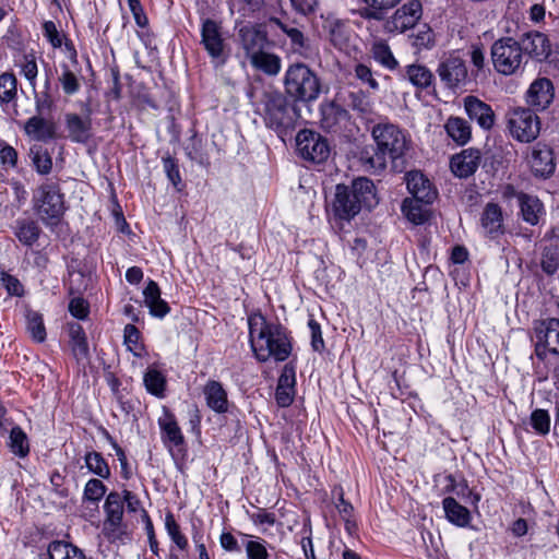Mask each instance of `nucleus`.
Instances as JSON below:
<instances>
[{
	"mask_svg": "<svg viewBox=\"0 0 559 559\" xmlns=\"http://www.w3.org/2000/svg\"><path fill=\"white\" fill-rule=\"evenodd\" d=\"M371 136L376 146L365 147L360 152L359 160L367 171L381 173L386 168L388 158L391 159L394 171L405 169V155L411 148L409 134L397 124L382 121L371 129Z\"/></svg>",
	"mask_w": 559,
	"mask_h": 559,
	"instance_id": "1",
	"label": "nucleus"
},
{
	"mask_svg": "<svg viewBox=\"0 0 559 559\" xmlns=\"http://www.w3.org/2000/svg\"><path fill=\"white\" fill-rule=\"evenodd\" d=\"M251 348L259 361L274 358L276 361L286 360L292 353V343L286 329L278 322L269 321L260 312L248 318Z\"/></svg>",
	"mask_w": 559,
	"mask_h": 559,
	"instance_id": "2",
	"label": "nucleus"
},
{
	"mask_svg": "<svg viewBox=\"0 0 559 559\" xmlns=\"http://www.w3.org/2000/svg\"><path fill=\"white\" fill-rule=\"evenodd\" d=\"M378 204L376 187L369 178L359 177L350 186L335 187L332 211L338 219L350 221L361 209L371 210Z\"/></svg>",
	"mask_w": 559,
	"mask_h": 559,
	"instance_id": "3",
	"label": "nucleus"
},
{
	"mask_svg": "<svg viewBox=\"0 0 559 559\" xmlns=\"http://www.w3.org/2000/svg\"><path fill=\"white\" fill-rule=\"evenodd\" d=\"M33 210L48 227L57 226L62 219L66 207L64 194L56 181H46L33 192Z\"/></svg>",
	"mask_w": 559,
	"mask_h": 559,
	"instance_id": "4",
	"label": "nucleus"
},
{
	"mask_svg": "<svg viewBox=\"0 0 559 559\" xmlns=\"http://www.w3.org/2000/svg\"><path fill=\"white\" fill-rule=\"evenodd\" d=\"M286 93L302 100H316L321 92L318 75L305 63H294L288 67L284 78Z\"/></svg>",
	"mask_w": 559,
	"mask_h": 559,
	"instance_id": "5",
	"label": "nucleus"
},
{
	"mask_svg": "<svg viewBox=\"0 0 559 559\" xmlns=\"http://www.w3.org/2000/svg\"><path fill=\"white\" fill-rule=\"evenodd\" d=\"M265 126L277 132L294 129L298 112L286 96L278 92L265 93L262 100Z\"/></svg>",
	"mask_w": 559,
	"mask_h": 559,
	"instance_id": "6",
	"label": "nucleus"
},
{
	"mask_svg": "<svg viewBox=\"0 0 559 559\" xmlns=\"http://www.w3.org/2000/svg\"><path fill=\"white\" fill-rule=\"evenodd\" d=\"M491 62L499 73L515 74L523 62L521 44L511 37L497 40L491 46Z\"/></svg>",
	"mask_w": 559,
	"mask_h": 559,
	"instance_id": "7",
	"label": "nucleus"
},
{
	"mask_svg": "<svg viewBox=\"0 0 559 559\" xmlns=\"http://www.w3.org/2000/svg\"><path fill=\"white\" fill-rule=\"evenodd\" d=\"M237 37L248 59L262 52L269 46L267 31L261 23H237Z\"/></svg>",
	"mask_w": 559,
	"mask_h": 559,
	"instance_id": "8",
	"label": "nucleus"
},
{
	"mask_svg": "<svg viewBox=\"0 0 559 559\" xmlns=\"http://www.w3.org/2000/svg\"><path fill=\"white\" fill-rule=\"evenodd\" d=\"M321 28L324 38L337 50L348 51L353 38L347 21L340 19L332 12L321 14Z\"/></svg>",
	"mask_w": 559,
	"mask_h": 559,
	"instance_id": "9",
	"label": "nucleus"
},
{
	"mask_svg": "<svg viewBox=\"0 0 559 559\" xmlns=\"http://www.w3.org/2000/svg\"><path fill=\"white\" fill-rule=\"evenodd\" d=\"M296 146L300 156L309 162L320 164L328 159L330 146L325 138L311 130H301L296 136Z\"/></svg>",
	"mask_w": 559,
	"mask_h": 559,
	"instance_id": "10",
	"label": "nucleus"
},
{
	"mask_svg": "<svg viewBox=\"0 0 559 559\" xmlns=\"http://www.w3.org/2000/svg\"><path fill=\"white\" fill-rule=\"evenodd\" d=\"M509 128L513 138L520 142L534 141L540 131L538 116L531 108L514 110L509 119Z\"/></svg>",
	"mask_w": 559,
	"mask_h": 559,
	"instance_id": "11",
	"label": "nucleus"
},
{
	"mask_svg": "<svg viewBox=\"0 0 559 559\" xmlns=\"http://www.w3.org/2000/svg\"><path fill=\"white\" fill-rule=\"evenodd\" d=\"M535 354L544 360L547 354L559 355V320L548 319L535 328Z\"/></svg>",
	"mask_w": 559,
	"mask_h": 559,
	"instance_id": "12",
	"label": "nucleus"
},
{
	"mask_svg": "<svg viewBox=\"0 0 559 559\" xmlns=\"http://www.w3.org/2000/svg\"><path fill=\"white\" fill-rule=\"evenodd\" d=\"M437 73L443 85L450 90L463 87L467 82V68L465 61L456 56L441 60Z\"/></svg>",
	"mask_w": 559,
	"mask_h": 559,
	"instance_id": "13",
	"label": "nucleus"
},
{
	"mask_svg": "<svg viewBox=\"0 0 559 559\" xmlns=\"http://www.w3.org/2000/svg\"><path fill=\"white\" fill-rule=\"evenodd\" d=\"M423 7L419 0H411L399 8L385 22L388 32L404 33L414 27L421 17Z\"/></svg>",
	"mask_w": 559,
	"mask_h": 559,
	"instance_id": "14",
	"label": "nucleus"
},
{
	"mask_svg": "<svg viewBox=\"0 0 559 559\" xmlns=\"http://www.w3.org/2000/svg\"><path fill=\"white\" fill-rule=\"evenodd\" d=\"M270 23L276 25L287 36L294 53L302 58H309L312 55L311 40L305 35L301 27L294 22H284L277 17H271Z\"/></svg>",
	"mask_w": 559,
	"mask_h": 559,
	"instance_id": "15",
	"label": "nucleus"
},
{
	"mask_svg": "<svg viewBox=\"0 0 559 559\" xmlns=\"http://www.w3.org/2000/svg\"><path fill=\"white\" fill-rule=\"evenodd\" d=\"M555 87L550 79H535L525 94L526 104L532 110H545L552 103Z\"/></svg>",
	"mask_w": 559,
	"mask_h": 559,
	"instance_id": "16",
	"label": "nucleus"
},
{
	"mask_svg": "<svg viewBox=\"0 0 559 559\" xmlns=\"http://www.w3.org/2000/svg\"><path fill=\"white\" fill-rule=\"evenodd\" d=\"M201 44L212 59L224 60L225 40L219 23L212 19L202 21Z\"/></svg>",
	"mask_w": 559,
	"mask_h": 559,
	"instance_id": "17",
	"label": "nucleus"
},
{
	"mask_svg": "<svg viewBox=\"0 0 559 559\" xmlns=\"http://www.w3.org/2000/svg\"><path fill=\"white\" fill-rule=\"evenodd\" d=\"M406 187L408 192L417 201L430 204L437 197L436 190L432 188L431 182L418 170H413L405 176Z\"/></svg>",
	"mask_w": 559,
	"mask_h": 559,
	"instance_id": "18",
	"label": "nucleus"
},
{
	"mask_svg": "<svg viewBox=\"0 0 559 559\" xmlns=\"http://www.w3.org/2000/svg\"><path fill=\"white\" fill-rule=\"evenodd\" d=\"M64 124L68 138L74 143L86 144L93 135L90 115L81 117L78 114L68 112L64 115Z\"/></svg>",
	"mask_w": 559,
	"mask_h": 559,
	"instance_id": "19",
	"label": "nucleus"
},
{
	"mask_svg": "<svg viewBox=\"0 0 559 559\" xmlns=\"http://www.w3.org/2000/svg\"><path fill=\"white\" fill-rule=\"evenodd\" d=\"M164 444L173 452L174 449L181 451L185 445V438L175 416L165 411L163 417L158 419Z\"/></svg>",
	"mask_w": 559,
	"mask_h": 559,
	"instance_id": "20",
	"label": "nucleus"
},
{
	"mask_svg": "<svg viewBox=\"0 0 559 559\" xmlns=\"http://www.w3.org/2000/svg\"><path fill=\"white\" fill-rule=\"evenodd\" d=\"M530 165L536 177L547 178L555 171L554 153L546 145H536L531 154Z\"/></svg>",
	"mask_w": 559,
	"mask_h": 559,
	"instance_id": "21",
	"label": "nucleus"
},
{
	"mask_svg": "<svg viewBox=\"0 0 559 559\" xmlns=\"http://www.w3.org/2000/svg\"><path fill=\"white\" fill-rule=\"evenodd\" d=\"M480 162V152L477 148H467L451 158V169L460 178L473 175Z\"/></svg>",
	"mask_w": 559,
	"mask_h": 559,
	"instance_id": "22",
	"label": "nucleus"
},
{
	"mask_svg": "<svg viewBox=\"0 0 559 559\" xmlns=\"http://www.w3.org/2000/svg\"><path fill=\"white\" fill-rule=\"evenodd\" d=\"M349 119L348 111L336 103H326L321 106V126L330 132H337L346 126Z\"/></svg>",
	"mask_w": 559,
	"mask_h": 559,
	"instance_id": "23",
	"label": "nucleus"
},
{
	"mask_svg": "<svg viewBox=\"0 0 559 559\" xmlns=\"http://www.w3.org/2000/svg\"><path fill=\"white\" fill-rule=\"evenodd\" d=\"M522 52L539 61L545 60L551 52V45L548 37L539 32H531L522 39Z\"/></svg>",
	"mask_w": 559,
	"mask_h": 559,
	"instance_id": "24",
	"label": "nucleus"
},
{
	"mask_svg": "<svg viewBox=\"0 0 559 559\" xmlns=\"http://www.w3.org/2000/svg\"><path fill=\"white\" fill-rule=\"evenodd\" d=\"M25 133L36 141L46 142L55 139L56 124L40 115L31 117L24 124Z\"/></svg>",
	"mask_w": 559,
	"mask_h": 559,
	"instance_id": "25",
	"label": "nucleus"
},
{
	"mask_svg": "<svg viewBox=\"0 0 559 559\" xmlns=\"http://www.w3.org/2000/svg\"><path fill=\"white\" fill-rule=\"evenodd\" d=\"M145 306L150 314L163 319L170 311L168 304L160 297V289L156 282L150 281L143 290Z\"/></svg>",
	"mask_w": 559,
	"mask_h": 559,
	"instance_id": "26",
	"label": "nucleus"
},
{
	"mask_svg": "<svg viewBox=\"0 0 559 559\" xmlns=\"http://www.w3.org/2000/svg\"><path fill=\"white\" fill-rule=\"evenodd\" d=\"M206 405L217 414L228 411L227 392L222 383L215 380L209 381L203 389Z\"/></svg>",
	"mask_w": 559,
	"mask_h": 559,
	"instance_id": "27",
	"label": "nucleus"
},
{
	"mask_svg": "<svg viewBox=\"0 0 559 559\" xmlns=\"http://www.w3.org/2000/svg\"><path fill=\"white\" fill-rule=\"evenodd\" d=\"M518 201L523 221L533 226L537 225L545 214V209L540 200L534 195L520 193Z\"/></svg>",
	"mask_w": 559,
	"mask_h": 559,
	"instance_id": "28",
	"label": "nucleus"
},
{
	"mask_svg": "<svg viewBox=\"0 0 559 559\" xmlns=\"http://www.w3.org/2000/svg\"><path fill=\"white\" fill-rule=\"evenodd\" d=\"M70 347L78 362L86 361L90 357L88 343L84 329L79 323L69 324Z\"/></svg>",
	"mask_w": 559,
	"mask_h": 559,
	"instance_id": "29",
	"label": "nucleus"
},
{
	"mask_svg": "<svg viewBox=\"0 0 559 559\" xmlns=\"http://www.w3.org/2000/svg\"><path fill=\"white\" fill-rule=\"evenodd\" d=\"M40 233L41 229L35 221L28 218H19L15 221L14 235L19 241L26 247L34 246Z\"/></svg>",
	"mask_w": 559,
	"mask_h": 559,
	"instance_id": "30",
	"label": "nucleus"
},
{
	"mask_svg": "<svg viewBox=\"0 0 559 559\" xmlns=\"http://www.w3.org/2000/svg\"><path fill=\"white\" fill-rule=\"evenodd\" d=\"M464 107L469 119L476 120L478 124L489 129V106L475 96H467L464 99Z\"/></svg>",
	"mask_w": 559,
	"mask_h": 559,
	"instance_id": "31",
	"label": "nucleus"
},
{
	"mask_svg": "<svg viewBox=\"0 0 559 559\" xmlns=\"http://www.w3.org/2000/svg\"><path fill=\"white\" fill-rule=\"evenodd\" d=\"M445 132L457 145H465L471 140V127L460 117H450L444 124Z\"/></svg>",
	"mask_w": 559,
	"mask_h": 559,
	"instance_id": "32",
	"label": "nucleus"
},
{
	"mask_svg": "<svg viewBox=\"0 0 559 559\" xmlns=\"http://www.w3.org/2000/svg\"><path fill=\"white\" fill-rule=\"evenodd\" d=\"M445 518L449 522L457 526H466L469 523V511L460 504L454 498L447 497L442 501Z\"/></svg>",
	"mask_w": 559,
	"mask_h": 559,
	"instance_id": "33",
	"label": "nucleus"
},
{
	"mask_svg": "<svg viewBox=\"0 0 559 559\" xmlns=\"http://www.w3.org/2000/svg\"><path fill=\"white\" fill-rule=\"evenodd\" d=\"M123 499L121 493L111 491L107 495L104 503L105 521L111 525H119L123 522Z\"/></svg>",
	"mask_w": 559,
	"mask_h": 559,
	"instance_id": "34",
	"label": "nucleus"
},
{
	"mask_svg": "<svg viewBox=\"0 0 559 559\" xmlns=\"http://www.w3.org/2000/svg\"><path fill=\"white\" fill-rule=\"evenodd\" d=\"M49 559H86L84 552L76 546L64 540H53L47 548Z\"/></svg>",
	"mask_w": 559,
	"mask_h": 559,
	"instance_id": "35",
	"label": "nucleus"
},
{
	"mask_svg": "<svg viewBox=\"0 0 559 559\" xmlns=\"http://www.w3.org/2000/svg\"><path fill=\"white\" fill-rule=\"evenodd\" d=\"M249 60L253 68L267 75H276L281 71V58L274 53L267 52L266 49L251 57Z\"/></svg>",
	"mask_w": 559,
	"mask_h": 559,
	"instance_id": "36",
	"label": "nucleus"
},
{
	"mask_svg": "<svg viewBox=\"0 0 559 559\" xmlns=\"http://www.w3.org/2000/svg\"><path fill=\"white\" fill-rule=\"evenodd\" d=\"M406 78L417 88L425 90L433 81L432 72L424 64H409L405 70Z\"/></svg>",
	"mask_w": 559,
	"mask_h": 559,
	"instance_id": "37",
	"label": "nucleus"
},
{
	"mask_svg": "<svg viewBox=\"0 0 559 559\" xmlns=\"http://www.w3.org/2000/svg\"><path fill=\"white\" fill-rule=\"evenodd\" d=\"M401 0H364L366 8L361 15L366 19L382 20L385 13Z\"/></svg>",
	"mask_w": 559,
	"mask_h": 559,
	"instance_id": "38",
	"label": "nucleus"
},
{
	"mask_svg": "<svg viewBox=\"0 0 559 559\" xmlns=\"http://www.w3.org/2000/svg\"><path fill=\"white\" fill-rule=\"evenodd\" d=\"M8 445L10 451L19 457H25L29 453L27 435L19 426L11 429Z\"/></svg>",
	"mask_w": 559,
	"mask_h": 559,
	"instance_id": "39",
	"label": "nucleus"
},
{
	"mask_svg": "<svg viewBox=\"0 0 559 559\" xmlns=\"http://www.w3.org/2000/svg\"><path fill=\"white\" fill-rule=\"evenodd\" d=\"M78 71L79 70L76 68L72 70L68 64H61V74L59 75L58 81L66 95H74L81 90V81L76 74Z\"/></svg>",
	"mask_w": 559,
	"mask_h": 559,
	"instance_id": "40",
	"label": "nucleus"
},
{
	"mask_svg": "<svg viewBox=\"0 0 559 559\" xmlns=\"http://www.w3.org/2000/svg\"><path fill=\"white\" fill-rule=\"evenodd\" d=\"M26 328L34 341L41 343L46 340V329L43 316L39 312L27 310Z\"/></svg>",
	"mask_w": 559,
	"mask_h": 559,
	"instance_id": "41",
	"label": "nucleus"
},
{
	"mask_svg": "<svg viewBox=\"0 0 559 559\" xmlns=\"http://www.w3.org/2000/svg\"><path fill=\"white\" fill-rule=\"evenodd\" d=\"M143 381L146 390L151 394L158 397L164 395L166 379L160 371H158L155 368H148L147 371L144 373Z\"/></svg>",
	"mask_w": 559,
	"mask_h": 559,
	"instance_id": "42",
	"label": "nucleus"
},
{
	"mask_svg": "<svg viewBox=\"0 0 559 559\" xmlns=\"http://www.w3.org/2000/svg\"><path fill=\"white\" fill-rule=\"evenodd\" d=\"M540 266L545 273L552 275L559 269V247L545 246L542 252Z\"/></svg>",
	"mask_w": 559,
	"mask_h": 559,
	"instance_id": "43",
	"label": "nucleus"
},
{
	"mask_svg": "<svg viewBox=\"0 0 559 559\" xmlns=\"http://www.w3.org/2000/svg\"><path fill=\"white\" fill-rule=\"evenodd\" d=\"M85 464L90 472L102 478H108L110 476L109 466L98 452L92 451L86 453Z\"/></svg>",
	"mask_w": 559,
	"mask_h": 559,
	"instance_id": "44",
	"label": "nucleus"
},
{
	"mask_svg": "<svg viewBox=\"0 0 559 559\" xmlns=\"http://www.w3.org/2000/svg\"><path fill=\"white\" fill-rule=\"evenodd\" d=\"M16 78L13 73L0 75V102L10 103L16 97Z\"/></svg>",
	"mask_w": 559,
	"mask_h": 559,
	"instance_id": "45",
	"label": "nucleus"
},
{
	"mask_svg": "<svg viewBox=\"0 0 559 559\" xmlns=\"http://www.w3.org/2000/svg\"><path fill=\"white\" fill-rule=\"evenodd\" d=\"M411 39L413 47H415L418 51L423 49H430L435 45L433 32L427 25H423L420 28H418L417 32L411 36Z\"/></svg>",
	"mask_w": 559,
	"mask_h": 559,
	"instance_id": "46",
	"label": "nucleus"
},
{
	"mask_svg": "<svg viewBox=\"0 0 559 559\" xmlns=\"http://www.w3.org/2000/svg\"><path fill=\"white\" fill-rule=\"evenodd\" d=\"M373 58L383 67L393 70L397 67V61L394 58L390 47L384 43H377L372 48Z\"/></svg>",
	"mask_w": 559,
	"mask_h": 559,
	"instance_id": "47",
	"label": "nucleus"
},
{
	"mask_svg": "<svg viewBox=\"0 0 559 559\" xmlns=\"http://www.w3.org/2000/svg\"><path fill=\"white\" fill-rule=\"evenodd\" d=\"M165 527L176 546L181 550H186L188 548V539L180 532V527L171 513H167L165 516Z\"/></svg>",
	"mask_w": 559,
	"mask_h": 559,
	"instance_id": "48",
	"label": "nucleus"
},
{
	"mask_svg": "<svg viewBox=\"0 0 559 559\" xmlns=\"http://www.w3.org/2000/svg\"><path fill=\"white\" fill-rule=\"evenodd\" d=\"M124 344L134 356L141 357L142 345L139 343L140 332L133 324H127L123 330Z\"/></svg>",
	"mask_w": 559,
	"mask_h": 559,
	"instance_id": "49",
	"label": "nucleus"
},
{
	"mask_svg": "<svg viewBox=\"0 0 559 559\" xmlns=\"http://www.w3.org/2000/svg\"><path fill=\"white\" fill-rule=\"evenodd\" d=\"M531 426L536 433L545 436L550 430V416L545 409H535L531 414Z\"/></svg>",
	"mask_w": 559,
	"mask_h": 559,
	"instance_id": "50",
	"label": "nucleus"
},
{
	"mask_svg": "<svg viewBox=\"0 0 559 559\" xmlns=\"http://www.w3.org/2000/svg\"><path fill=\"white\" fill-rule=\"evenodd\" d=\"M21 73L28 81L31 87L35 91L38 67L34 55H24L21 63Z\"/></svg>",
	"mask_w": 559,
	"mask_h": 559,
	"instance_id": "51",
	"label": "nucleus"
},
{
	"mask_svg": "<svg viewBox=\"0 0 559 559\" xmlns=\"http://www.w3.org/2000/svg\"><path fill=\"white\" fill-rule=\"evenodd\" d=\"M106 493V486L102 480L92 478L84 488L83 498L91 502H98Z\"/></svg>",
	"mask_w": 559,
	"mask_h": 559,
	"instance_id": "52",
	"label": "nucleus"
},
{
	"mask_svg": "<svg viewBox=\"0 0 559 559\" xmlns=\"http://www.w3.org/2000/svg\"><path fill=\"white\" fill-rule=\"evenodd\" d=\"M50 88V80L47 79L45 82V91L41 93H35L34 100H35V109L37 115H44L46 112H49L52 108L53 100L49 94Z\"/></svg>",
	"mask_w": 559,
	"mask_h": 559,
	"instance_id": "53",
	"label": "nucleus"
},
{
	"mask_svg": "<svg viewBox=\"0 0 559 559\" xmlns=\"http://www.w3.org/2000/svg\"><path fill=\"white\" fill-rule=\"evenodd\" d=\"M43 35L53 48H60L66 39V35L60 32L52 21L43 23Z\"/></svg>",
	"mask_w": 559,
	"mask_h": 559,
	"instance_id": "54",
	"label": "nucleus"
},
{
	"mask_svg": "<svg viewBox=\"0 0 559 559\" xmlns=\"http://www.w3.org/2000/svg\"><path fill=\"white\" fill-rule=\"evenodd\" d=\"M420 201H408L405 200L403 202V212L405 213L406 217L415 223V224H423L426 221V214L423 211V206L420 205Z\"/></svg>",
	"mask_w": 559,
	"mask_h": 559,
	"instance_id": "55",
	"label": "nucleus"
},
{
	"mask_svg": "<svg viewBox=\"0 0 559 559\" xmlns=\"http://www.w3.org/2000/svg\"><path fill=\"white\" fill-rule=\"evenodd\" d=\"M103 532L106 538L111 543H124L129 538L123 522L119 525H111L109 522H104Z\"/></svg>",
	"mask_w": 559,
	"mask_h": 559,
	"instance_id": "56",
	"label": "nucleus"
},
{
	"mask_svg": "<svg viewBox=\"0 0 559 559\" xmlns=\"http://www.w3.org/2000/svg\"><path fill=\"white\" fill-rule=\"evenodd\" d=\"M162 160L167 178L175 188L180 190L179 185L181 183V177L177 162L171 156H165Z\"/></svg>",
	"mask_w": 559,
	"mask_h": 559,
	"instance_id": "57",
	"label": "nucleus"
},
{
	"mask_svg": "<svg viewBox=\"0 0 559 559\" xmlns=\"http://www.w3.org/2000/svg\"><path fill=\"white\" fill-rule=\"evenodd\" d=\"M354 71L356 78L367 84L371 90L377 91L379 88V83L373 78L372 71L367 64L357 63Z\"/></svg>",
	"mask_w": 559,
	"mask_h": 559,
	"instance_id": "58",
	"label": "nucleus"
},
{
	"mask_svg": "<svg viewBox=\"0 0 559 559\" xmlns=\"http://www.w3.org/2000/svg\"><path fill=\"white\" fill-rule=\"evenodd\" d=\"M0 282H1L2 286L7 289L9 295H12V296H22L23 295V292H24L23 285L20 283V281L16 277L2 272L0 274Z\"/></svg>",
	"mask_w": 559,
	"mask_h": 559,
	"instance_id": "59",
	"label": "nucleus"
},
{
	"mask_svg": "<svg viewBox=\"0 0 559 559\" xmlns=\"http://www.w3.org/2000/svg\"><path fill=\"white\" fill-rule=\"evenodd\" d=\"M33 163L36 170L41 175L48 174L52 167L51 157L47 151L35 152L33 156Z\"/></svg>",
	"mask_w": 559,
	"mask_h": 559,
	"instance_id": "60",
	"label": "nucleus"
},
{
	"mask_svg": "<svg viewBox=\"0 0 559 559\" xmlns=\"http://www.w3.org/2000/svg\"><path fill=\"white\" fill-rule=\"evenodd\" d=\"M308 326L311 332V346L316 352H322L324 349V341L322 337V331L320 324L314 320L310 319L308 321Z\"/></svg>",
	"mask_w": 559,
	"mask_h": 559,
	"instance_id": "61",
	"label": "nucleus"
},
{
	"mask_svg": "<svg viewBox=\"0 0 559 559\" xmlns=\"http://www.w3.org/2000/svg\"><path fill=\"white\" fill-rule=\"evenodd\" d=\"M492 157L495 160H491V167L497 163L498 165L508 164L514 157V151L511 144H506L504 147L495 145V151L492 153Z\"/></svg>",
	"mask_w": 559,
	"mask_h": 559,
	"instance_id": "62",
	"label": "nucleus"
},
{
	"mask_svg": "<svg viewBox=\"0 0 559 559\" xmlns=\"http://www.w3.org/2000/svg\"><path fill=\"white\" fill-rule=\"evenodd\" d=\"M246 551L249 559H266L269 556L264 543L261 540L248 542Z\"/></svg>",
	"mask_w": 559,
	"mask_h": 559,
	"instance_id": "63",
	"label": "nucleus"
},
{
	"mask_svg": "<svg viewBox=\"0 0 559 559\" xmlns=\"http://www.w3.org/2000/svg\"><path fill=\"white\" fill-rule=\"evenodd\" d=\"M70 313L80 319L84 320L88 316V306L82 298H73L69 304Z\"/></svg>",
	"mask_w": 559,
	"mask_h": 559,
	"instance_id": "64",
	"label": "nucleus"
}]
</instances>
